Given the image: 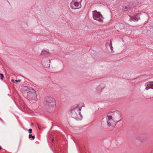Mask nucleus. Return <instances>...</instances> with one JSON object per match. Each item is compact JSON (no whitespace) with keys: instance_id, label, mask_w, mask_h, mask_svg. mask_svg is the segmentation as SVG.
<instances>
[{"instance_id":"obj_1","label":"nucleus","mask_w":153,"mask_h":153,"mask_svg":"<svg viewBox=\"0 0 153 153\" xmlns=\"http://www.w3.org/2000/svg\"><path fill=\"white\" fill-rule=\"evenodd\" d=\"M119 116V114L117 113L115 114L113 113H111L108 114L106 117L108 126H111L115 122H118L120 120L117 119V118Z\"/></svg>"},{"instance_id":"obj_2","label":"nucleus","mask_w":153,"mask_h":153,"mask_svg":"<svg viewBox=\"0 0 153 153\" xmlns=\"http://www.w3.org/2000/svg\"><path fill=\"white\" fill-rule=\"evenodd\" d=\"M45 105L49 107L55 108L56 107V102L55 99L51 97H48L46 98L45 102Z\"/></svg>"},{"instance_id":"obj_3","label":"nucleus","mask_w":153,"mask_h":153,"mask_svg":"<svg viewBox=\"0 0 153 153\" xmlns=\"http://www.w3.org/2000/svg\"><path fill=\"white\" fill-rule=\"evenodd\" d=\"M81 109V107H78L77 105H75L72 107V114L73 117L76 118L78 116H80V111Z\"/></svg>"},{"instance_id":"obj_4","label":"nucleus","mask_w":153,"mask_h":153,"mask_svg":"<svg viewBox=\"0 0 153 153\" xmlns=\"http://www.w3.org/2000/svg\"><path fill=\"white\" fill-rule=\"evenodd\" d=\"M37 95L36 91L34 89H32L30 91L28 92L27 97L33 100H36L37 99Z\"/></svg>"},{"instance_id":"obj_5","label":"nucleus","mask_w":153,"mask_h":153,"mask_svg":"<svg viewBox=\"0 0 153 153\" xmlns=\"http://www.w3.org/2000/svg\"><path fill=\"white\" fill-rule=\"evenodd\" d=\"M82 1V0H73L70 4L71 7L72 9H77L74 7V5L76 7H79L78 8H80L81 6L80 3Z\"/></svg>"},{"instance_id":"obj_6","label":"nucleus","mask_w":153,"mask_h":153,"mask_svg":"<svg viewBox=\"0 0 153 153\" xmlns=\"http://www.w3.org/2000/svg\"><path fill=\"white\" fill-rule=\"evenodd\" d=\"M93 16L94 19L96 18L98 19H102L104 18L103 16L100 14V12H98L97 10H94L93 11Z\"/></svg>"},{"instance_id":"obj_7","label":"nucleus","mask_w":153,"mask_h":153,"mask_svg":"<svg viewBox=\"0 0 153 153\" xmlns=\"http://www.w3.org/2000/svg\"><path fill=\"white\" fill-rule=\"evenodd\" d=\"M135 8L133 7H130V5H127L126 6H124L123 7V8L122 9V11L123 12L126 11H128V12L130 11L131 10L132 12L133 13V11H134Z\"/></svg>"},{"instance_id":"obj_8","label":"nucleus","mask_w":153,"mask_h":153,"mask_svg":"<svg viewBox=\"0 0 153 153\" xmlns=\"http://www.w3.org/2000/svg\"><path fill=\"white\" fill-rule=\"evenodd\" d=\"M128 16L131 19H139L140 18V16H142V15L141 13L137 14L136 15L132 13L131 14L128 15Z\"/></svg>"},{"instance_id":"obj_9","label":"nucleus","mask_w":153,"mask_h":153,"mask_svg":"<svg viewBox=\"0 0 153 153\" xmlns=\"http://www.w3.org/2000/svg\"><path fill=\"white\" fill-rule=\"evenodd\" d=\"M50 54V53L49 52L48 50L46 51H42L41 53V55L42 56L46 55L48 56Z\"/></svg>"},{"instance_id":"obj_10","label":"nucleus","mask_w":153,"mask_h":153,"mask_svg":"<svg viewBox=\"0 0 153 153\" xmlns=\"http://www.w3.org/2000/svg\"><path fill=\"white\" fill-rule=\"evenodd\" d=\"M152 82H148L145 84V85H147L150 87V88L153 89V84L151 83Z\"/></svg>"},{"instance_id":"obj_11","label":"nucleus","mask_w":153,"mask_h":153,"mask_svg":"<svg viewBox=\"0 0 153 153\" xmlns=\"http://www.w3.org/2000/svg\"><path fill=\"white\" fill-rule=\"evenodd\" d=\"M109 46H110V48L111 50L112 51H113V47L112 46V41L111 40H110V44H109Z\"/></svg>"},{"instance_id":"obj_12","label":"nucleus","mask_w":153,"mask_h":153,"mask_svg":"<svg viewBox=\"0 0 153 153\" xmlns=\"http://www.w3.org/2000/svg\"><path fill=\"white\" fill-rule=\"evenodd\" d=\"M29 138H32L33 139H34L35 138V136H32L31 134H30L29 135Z\"/></svg>"},{"instance_id":"obj_13","label":"nucleus","mask_w":153,"mask_h":153,"mask_svg":"<svg viewBox=\"0 0 153 153\" xmlns=\"http://www.w3.org/2000/svg\"><path fill=\"white\" fill-rule=\"evenodd\" d=\"M145 86L146 87V90H148L149 89L151 88L150 87H149V86H147L146 85H145Z\"/></svg>"},{"instance_id":"obj_14","label":"nucleus","mask_w":153,"mask_h":153,"mask_svg":"<svg viewBox=\"0 0 153 153\" xmlns=\"http://www.w3.org/2000/svg\"><path fill=\"white\" fill-rule=\"evenodd\" d=\"M1 76V79L3 80V77H4V75H3V74H0V77Z\"/></svg>"},{"instance_id":"obj_15","label":"nucleus","mask_w":153,"mask_h":153,"mask_svg":"<svg viewBox=\"0 0 153 153\" xmlns=\"http://www.w3.org/2000/svg\"><path fill=\"white\" fill-rule=\"evenodd\" d=\"M32 129H30L28 130V132L29 133H32Z\"/></svg>"},{"instance_id":"obj_16","label":"nucleus","mask_w":153,"mask_h":153,"mask_svg":"<svg viewBox=\"0 0 153 153\" xmlns=\"http://www.w3.org/2000/svg\"><path fill=\"white\" fill-rule=\"evenodd\" d=\"M99 20V21H100V22H103V21H102V20H101V19H100V20Z\"/></svg>"},{"instance_id":"obj_17","label":"nucleus","mask_w":153,"mask_h":153,"mask_svg":"<svg viewBox=\"0 0 153 153\" xmlns=\"http://www.w3.org/2000/svg\"><path fill=\"white\" fill-rule=\"evenodd\" d=\"M38 126L39 129H40V127L39 126V125L38 124Z\"/></svg>"},{"instance_id":"obj_18","label":"nucleus","mask_w":153,"mask_h":153,"mask_svg":"<svg viewBox=\"0 0 153 153\" xmlns=\"http://www.w3.org/2000/svg\"><path fill=\"white\" fill-rule=\"evenodd\" d=\"M21 81V80H16L15 81L16 82H20Z\"/></svg>"},{"instance_id":"obj_19","label":"nucleus","mask_w":153,"mask_h":153,"mask_svg":"<svg viewBox=\"0 0 153 153\" xmlns=\"http://www.w3.org/2000/svg\"><path fill=\"white\" fill-rule=\"evenodd\" d=\"M2 149V148L1 146H0V150H1Z\"/></svg>"},{"instance_id":"obj_20","label":"nucleus","mask_w":153,"mask_h":153,"mask_svg":"<svg viewBox=\"0 0 153 153\" xmlns=\"http://www.w3.org/2000/svg\"><path fill=\"white\" fill-rule=\"evenodd\" d=\"M11 81H12V82H13V79H12V80H11Z\"/></svg>"},{"instance_id":"obj_21","label":"nucleus","mask_w":153,"mask_h":153,"mask_svg":"<svg viewBox=\"0 0 153 153\" xmlns=\"http://www.w3.org/2000/svg\"><path fill=\"white\" fill-rule=\"evenodd\" d=\"M8 3H9V4H10V3H9V2H8Z\"/></svg>"},{"instance_id":"obj_22","label":"nucleus","mask_w":153,"mask_h":153,"mask_svg":"<svg viewBox=\"0 0 153 153\" xmlns=\"http://www.w3.org/2000/svg\"><path fill=\"white\" fill-rule=\"evenodd\" d=\"M8 3H9V4H10V3H9V2H8Z\"/></svg>"}]
</instances>
